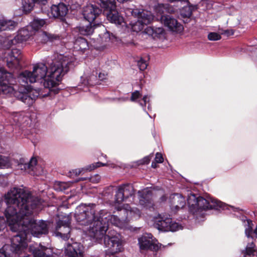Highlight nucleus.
I'll return each mask as SVG.
<instances>
[{"instance_id":"nucleus-1","label":"nucleus","mask_w":257,"mask_h":257,"mask_svg":"<svg viewBox=\"0 0 257 257\" xmlns=\"http://www.w3.org/2000/svg\"><path fill=\"white\" fill-rule=\"evenodd\" d=\"M5 199L8 204L4 213L7 221L13 231L24 236L26 247L29 234L40 237L48 233L50 222L33 217L35 209L41 204L37 196L23 188L14 187L5 195Z\"/></svg>"},{"instance_id":"nucleus-2","label":"nucleus","mask_w":257,"mask_h":257,"mask_svg":"<svg viewBox=\"0 0 257 257\" xmlns=\"http://www.w3.org/2000/svg\"><path fill=\"white\" fill-rule=\"evenodd\" d=\"M95 204H81L76 208L75 219L82 225H89L87 234L97 240L102 239L108 229L109 223L119 228L125 227L128 218L139 217L140 211L136 208H126L120 209L118 218L116 215H111L104 210L100 211V215H95Z\"/></svg>"},{"instance_id":"nucleus-3","label":"nucleus","mask_w":257,"mask_h":257,"mask_svg":"<svg viewBox=\"0 0 257 257\" xmlns=\"http://www.w3.org/2000/svg\"><path fill=\"white\" fill-rule=\"evenodd\" d=\"M75 59L70 56H60L58 60L53 61L49 68L43 63L34 66L32 72L26 70L18 77L20 85L28 89V83L43 81L44 87L48 89V94L52 88L58 85L63 76L74 66Z\"/></svg>"},{"instance_id":"nucleus-4","label":"nucleus","mask_w":257,"mask_h":257,"mask_svg":"<svg viewBox=\"0 0 257 257\" xmlns=\"http://www.w3.org/2000/svg\"><path fill=\"white\" fill-rule=\"evenodd\" d=\"M187 202L190 211L196 215L201 214L202 211L208 209H225V207H227V205L224 203L211 197L204 199L202 197H196L193 194L188 195Z\"/></svg>"},{"instance_id":"nucleus-5","label":"nucleus","mask_w":257,"mask_h":257,"mask_svg":"<svg viewBox=\"0 0 257 257\" xmlns=\"http://www.w3.org/2000/svg\"><path fill=\"white\" fill-rule=\"evenodd\" d=\"M24 237L20 235H15L12 238V244L5 245L0 249V257H14V254L20 255L26 250Z\"/></svg>"},{"instance_id":"nucleus-6","label":"nucleus","mask_w":257,"mask_h":257,"mask_svg":"<svg viewBox=\"0 0 257 257\" xmlns=\"http://www.w3.org/2000/svg\"><path fill=\"white\" fill-rule=\"evenodd\" d=\"M126 13L138 18V21L132 26L133 31L137 32L142 31L144 26L150 23L154 18L151 12L144 10L129 9Z\"/></svg>"},{"instance_id":"nucleus-7","label":"nucleus","mask_w":257,"mask_h":257,"mask_svg":"<svg viewBox=\"0 0 257 257\" xmlns=\"http://www.w3.org/2000/svg\"><path fill=\"white\" fill-rule=\"evenodd\" d=\"M245 233L249 242L246 245L245 249L242 251L243 257H252L256 251L255 244L252 239L257 238V228L253 229V223L250 220L244 221Z\"/></svg>"},{"instance_id":"nucleus-8","label":"nucleus","mask_w":257,"mask_h":257,"mask_svg":"<svg viewBox=\"0 0 257 257\" xmlns=\"http://www.w3.org/2000/svg\"><path fill=\"white\" fill-rule=\"evenodd\" d=\"M154 223L158 229L164 231H176L181 229L177 223L173 222L168 214H158L154 217Z\"/></svg>"},{"instance_id":"nucleus-9","label":"nucleus","mask_w":257,"mask_h":257,"mask_svg":"<svg viewBox=\"0 0 257 257\" xmlns=\"http://www.w3.org/2000/svg\"><path fill=\"white\" fill-rule=\"evenodd\" d=\"M15 80L11 73L4 69H0V93L12 94L14 92L15 88L12 86Z\"/></svg>"},{"instance_id":"nucleus-10","label":"nucleus","mask_w":257,"mask_h":257,"mask_svg":"<svg viewBox=\"0 0 257 257\" xmlns=\"http://www.w3.org/2000/svg\"><path fill=\"white\" fill-rule=\"evenodd\" d=\"M20 85L21 86L18 89L19 94L18 95V97L22 101L29 105L32 104L34 100L39 95H41L42 97H46L49 95L48 93L43 94L41 93L40 90H35L34 93L29 83L28 89H25L24 86Z\"/></svg>"},{"instance_id":"nucleus-11","label":"nucleus","mask_w":257,"mask_h":257,"mask_svg":"<svg viewBox=\"0 0 257 257\" xmlns=\"http://www.w3.org/2000/svg\"><path fill=\"white\" fill-rule=\"evenodd\" d=\"M138 241L141 250L157 251L161 247V244L150 233L144 234L139 238Z\"/></svg>"},{"instance_id":"nucleus-12","label":"nucleus","mask_w":257,"mask_h":257,"mask_svg":"<svg viewBox=\"0 0 257 257\" xmlns=\"http://www.w3.org/2000/svg\"><path fill=\"white\" fill-rule=\"evenodd\" d=\"M135 191L133 186L130 184H125L118 186L115 194V202L121 203L130 197L133 196Z\"/></svg>"},{"instance_id":"nucleus-13","label":"nucleus","mask_w":257,"mask_h":257,"mask_svg":"<svg viewBox=\"0 0 257 257\" xmlns=\"http://www.w3.org/2000/svg\"><path fill=\"white\" fill-rule=\"evenodd\" d=\"M64 253L67 257H83L84 246L77 242H68L65 246Z\"/></svg>"},{"instance_id":"nucleus-14","label":"nucleus","mask_w":257,"mask_h":257,"mask_svg":"<svg viewBox=\"0 0 257 257\" xmlns=\"http://www.w3.org/2000/svg\"><path fill=\"white\" fill-rule=\"evenodd\" d=\"M104 243L109 251L111 254H114L121 251L122 244L118 235L110 236L107 235L104 237Z\"/></svg>"},{"instance_id":"nucleus-15","label":"nucleus","mask_w":257,"mask_h":257,"mask_svg":"<svg viewBox=\"0 0 257 257\" xmlns=\"http://www.w3.org/2000/svg\"><path fill=\"white\" fill-rule=\"evenodd\" d=\"M104 13L106 15L107 20L111 23L121 27L125 25L123 18L119 14L116 10L115 4H114L113 8L109 7L107 9H105Z\"/></svg>"},{"instance_id":"nucleus-16","label":"nucleus","mask_w":257,"mask_h":257,"mask_svg":"<svg viewBox=\"0 0 257 257\" xmlns=\"http://www.w3.org/2000/svg\"><path fill=\"white\" fill-rule=\"evenodd\" d=\"M161 21L170 30L177 33H181L183 30V26L170 15H162Z\"/></svg>"},{"instance_id":"nucleus-17","label":"nucleus","mask_w":257,"mask_h":257,"mask_svg":"<svg viewBox=\"0 0 257 257\" xmlns=\"http://www.w3.org/2000/svg\"><path fill=\"white\" fill-rule=\"evenodd\" d=\"M140 204L147 209L154 208V202L152 199V192L149 188H146L138 192Z\"/></svg>"},{"instance_id":"nucleus-18","label":"nucleus","mask_w":257,"mask_h":257,"mask_svg":"<svg viewBox=\"0 0 257 257\" xmlns=\"http://www.w3.org/2000/svg\"><path fill=\"white\" fill-rule=\"evenodd\" d=\"M101 13V10L98 7L90 4L84 7L82 11L84 19L89 23H92Z\"/></svg>"},{"instance_id":"nucleus-19","label":"nucleus","mask_w":257,"mask_h":257,"mask_svg":"<svg viewBox=\"0 0 257 257\" xmlns=\"http://www.w3.org/2000/svg\"><path fill=\"white\" fill-rule=\"evenodd\" d=\"M22 57L19 49H12L7 56V65L9 68L17 67L20 63Z\"/></svg>"},{"instance_id":"nucleus-20","label":"nucleus","mask_w":257,"mask_h":257,"mask_svg":"<svg viewBox=\"0 0 257 257\" xmlns=\"http://www.w3.org/2000/svg\"><path fill=\"white\" fill-rule=\"evenodd\" d=\"M37 162V160L35 158H32L29 162L26 161L24 159H21L18 167L21 170L27 171L31 175H38L39 174L35 171Z\"/></svg>"},{"instance_id":"nucleus-21","label":"nucleus","mask_w":257,"mask_h":257,"mask_svg":"<svg viewBox=\"0 0 257 257\" xmlns=\"http://www.w3.org/2000/svg\"><path fill=\"white\" fill-rule=\"evenodd\" d=\"M69 223L68 219L67 220H59L56 227L57 235H60L64 239L68 238L69 237V233L70 231Z\"/></svg>"},{"instance_id":"nucleus-22","label":"nucleus","mask_w":257,"mask_h":257,"mask_svg":"<svg viewBox=\"0 0 257 257\" xmlns=\"http://www.w3.org/2000/svg\"><path fill=\"white\" fill-rule=\"evenodd\" d=\"M31 29L30 26L22 29L18 32L17 36L13 39L9 40V43H11V45H15L17 43L27 41L33 34Z\"/></svg>"},{"instance_id":"nucleus-23","label":"nucleus","mask_w":257,"mask_h":257,"mask_svg":"<svg viewBox=\"0 0 257 257\" xmlns=\"http://www.w3.org/2000/svg\"><path fill=\"white\" fill-rule=\"evenodd\" d=\"M51 14L55 18H63L68 13V8L66 5L60 3L58 5H53L51 8Z\"/></svg>"},{"instance_id":"nucleus-24","label":"nucleus","mask_w":257,"mask_h":257,"mask_svg":"<svg viewBox=\"0 0 257 257\" xmlns=\"http://www.w3.org/2000/svg\"><path fill=\"white\" fill-rule=\"evenodd\" d=\"M29 249L33 253V255H28V256L23 257H52V256L47 255L45 252L47 249V248L40 244H31Z\"/></svg>"},{"instance_id":"nucleus-25","label":"nucleus","mask_w":257,"mask_h":257,"mask_svg":"<svg viewBox=\"0 0 257 257\" xmlns=\"http://www.w3.org/2000/svg\"><path fill=\"white\" fill-rule=\"evenodd\" d=\"M104 164H102L100 162H97L96 163H93L86 166L85 168H78L72 170L69 172L70 176L72 177L73 176H77L80 174H83L86 171H91L95 168L99 167L101 166H105Z\"/></svg>"},{"instance_id":"nucleus-26","label":"nucleus","mask_w":257,"mask_h":257,"mask_svg":"<svg viewBox=\"0 0 257 257\" xmlns=\"http://www.w3.org/2000/svg\"><path fill=\"white\" fill-rule=\"evenodd\" d=\"M171 206L172 208L179 210L182 208L186 205L184 197L181 194H175L171 197Z\"/></svg>"},{"instance_id":"nucleus-27","label":"nucleus","mask_w":257,"mask_h":257,"mask_svg":"<svg viewBox=\"0 0 257 257\" xmlns=\"http://www.w3.org/2000/svg\"><path fill=\"white\" fill-rule=\"evenodd\" d=\"M17 26V23L15 21L0 17V32L13 30Z\"/></svg>"},{"instance_id":"nucleus-28","label":"nucleus","mask_w":257,"mask_h":257,"mask_svg":"<svg viewBox=\"0 0 257 257\" xmlns=\"http://www.w3.org/2000/svg\"><path fill=\"white\" fill-rule=\"evenodd\" d=\"M47 3V0H22V5L23 10L26 12L31 11L35 3H37L41 5H45Z\"/></svg>"},{"instance_id":"nucleus-29","label":"nucleus","mask_w":257,"mask_h":257,"mask_svg":"<svg viewBox=\"0 0 257 257\" xmlns=\"http://www.w3.org/2000/svg\"><path fill=\"white\" fill-rule=\"evenodd\" d=\"M92 23H89L85 26H80L77 27L79 33L82 35H90L94 32V28L92 26Z\"/></svg>"},{"instance_id":"nucleus-30","label":"nucleus","mask_w":257,"mask_h":257,"mask_svg":"<svg viewBox=\"0 0 257 257\" xmlns=\"http://www.w3.org/2000/svg\"><path fill=\"white\" fill-rule=\"evenodd\" d=\"M46 24V22L45 20L36 18L31 23L29 26L31 27V29L34 31H37L44 27Z\"/></svg>"},{"instance_id":"nucleus-31","label":"nucleus","mask_w":257,"mask_h":257,"mask_svg":"<svg viewBox=\"0 0 257 257\" xmlns=\"http://www.w3.org/2000/svg\"><path fill=\"white\" fill-rule=\"evenodd\" d=\"M87 47V42L86 40L83 38L79 37L77 38L74 43V48L78 50L83 51L86 49Z\"/></svg>"},{"instance_id":"nucleus-32","label":"nucleus","mask_w":257,"mask_h":257,"mask_svg":"<svg viewBox=\"0 0 257 257\" xmlns=\"http://www.w3.org/2000/svg\"><path fill=\"white\" fill-rule=\"evenodd\" d=\"M74 182H57L54 185V188L58 191H64L68 189Z\"/></svg>"},{"instance_id":"nucleus-33","label":"nucleus","mask_w":257,"mask_h":257,"mask_svg":"<svg viewBox=\"0 0 257 257\" xmlns=\"http://www.w3.org/2000/svg\"><path fill=\"white\" fill-rule=\"evenodd\" d=\"M99 36V38H97V41L101 45H104L105 43L108 42L111 39L110 34L107 31L104 33L102 35Z\"/></svg>"},{"instance_id":"nucleus-34","label":"nucleus","mask_w":257,"mask_h":257,"mask_svg":"<svg viewBox=\"0 0 257 257\" xmlns=\"http://www.w3.org/2000/svg\"><path fill=\"white\" fill-rule=\"evenodd\" d=\"M192 7L188 6H184L180 11L181 16L185 18L190 17L192 15Z\"/></svg>"},{"instance_id":"nucleus-35","label":"nucleus","mask_w":257,"mask_h":257,"mask_svg":"<svg viewBox=\"0 0 257 257\" xmlns=\"http://www.w3.org/2000/svg\"><path fill=\"white\" fill-rule=\"evenodd\" d=\"M10 159L6 156L0 155V168H7L11 165Z\"/></svg>"},{"instance_id":"nucleus-36","label":"nucleus","mask_w":257,"mask_h":257,"mask_svg":"<svg viewBox=\"0 0 257 257\" xmlns=\"http://www.w3.org/2000/svg\"><path fill=\"white\" fill-rule=\"evenodd\" d=\"M40 39L42 43H45L49 41H51L52 36L45 32H43L40 35Z\"/></svg>"},{"instance_id":"nucleus-37","label":"nucleus","mask_w":257,"mask_h":257,"mask_svg":"<svg viewBox=\"0 0 257 257\" xmlns=\"http://www.w3.org/2000/svg\"><path fill=\"white\" fill-rule=\"evenodd\" d=\"M101 3V6L105 9H107L109 7H114V4H115L114 0H99Z\"/></svg>"},{"instance_id":"nucleus-38","label":"nucleus","mask_w":257,"mask_h":257,"mask_svg":"<svg viewBox=\"0 0 257 257\" xmlns=\"http://www.w3.org/2000/svg\"><path fill=\"white\" fill-rule=\"evenodd\" d=\"M221 38L220 35L217 33L211 32L208 35V39L210 41H217Z\"/></svg>"},{"instance_id":"nucleus-39","label":"nucleus","mask_w":257,"mask_h":257,"mask_svg":"<svg viewBox=\"0 0 257 257\" xmlns=\"http://www.w3.org/2000/svg\"><path fill=\"white\" fill-rule=\"evenodd\" d=\"M164 33V30L163 28L159 27V28H154V38H160L161 35H163Z\"/></svg>"},{"instance_id":"nucleus-40","label":"nucleus","mask_w":257,"mask_h":257,"mask_svg":"<svg viewBox=\"0 0 257 257\" xmlns=\"http://www.w3.org/2000/svg\"><path fill=\"white\" fill-rule=\"evenodd\" d=\"M138 65L140 69L143 71L147 68L148 64L146 61L141 58L139 61H138Z\"/></svg>"},{"instance_id":"nucleus-41","label":"nucleus","mask_w":257,"mask_h":257,"mask_svg":"<svg viewBox=\"0 0 257 257\" xmlns=\"http://www.w3.org/2000/svg\"><path fill=\"white\" fill-rule=\"evenodd\" d=\"M88 179L92 183H97L100 181V177L99 175L96 174L88 178Z\"/></svg>"},{"instance_id":"nucleus-42","label":"nucleus","mask_w":257,"mask_h":257,"mask_svg":"<svg viewBox=\"0 0 257 257\" xmlns=\"http://www.w3.org/2000/svg\"><path fill=\"white\" fill-rule=\"evenodd\" d=\"M145 32L148 35L151 36L153 38H154V27H147L145 29Z\"/></svg>"},{"instance_id":"nucleus-43","label":"nucleus","mask_w":257,"mask_h":257,"mask_svg":"<svg viewBox=\"0 0 257 257\" xmlns=\"http://www.w3.org/2000/svg\"><path fill=\"white\" fill-rule=\"evenodd\" d=\"M140 96V93L138 91H136L132 94L131 100L133 101H136Z\"/></svg>"},{"instance_id":"nucleus-44","label":"nucleus","mask_w":257,"mask_h":257,"mask_svg":"<svg viewBox=\"0 0 257 257\" xmlns=\"http://www.w3.org/2000/svg\"><path fill=\"white\" fill-rule=\"evenodd\" d=\"M163 158L161 154L157 153L155 157V161L156 163H161L163 162Z\"/></svg>"},{"instance_id":"nucleus-45","label":"nucleus","mask_w":257,"mask_h":257,"mask_svg":"<svg viewBox=\"0 0 257 257\" xmlns=\"http://www.w3.org/2000/svg\"><path fill=\"white\" fill-rule=\"evenodd\" d=\"M96 79V76L93 75L91 78H90L89 79H87L86 81H85L84 82V85H92L94 84V83L93 82V80Z\"/></svg>"},{"instance_id":"nucleus-46","label":"nucleus","mask_w":257,"mask_h":257,"mask_svg":"<svg viewBox=\"0 0 257 257\" xmlns=\"http://www.w3.org/2000/svg\"><path fill=\"white\" fill-rule=\"evenodd\" d=\"M168 7H165L164 5H160L158 6V8L156 9V11L158 13H160L161 15L163 13V10L167 9Z\"/></svg>"},{"instance_id":"nucleus-47","label":"nucleus","mask_w":257,"mask_h":257,"mask_svg":"<svg viewBox=\"0 0 257 257\" xmlns=\"http://www.w3.org/2000/svg\"><path fill=\"white\" fill-rule=\"evenodd\" d=\"M221 34L222 35H224L228 37V36L232 35L234 34V32H233V30H232V29L226 30L223 31L221 33Z\"/></svg>"},{"instance_id":"nucleus-48","label":"nucleus","mask_w":257,"mask_h":257,"mask_svg":"<svg viewBox=\"0 0 257 257\" xmlns=\"http://www.w3.org/2000/svg\"><path fill=\"white\" fill-rule=\"evenodd\" d=\"M148 97L147 95H145L143 97L142 100L140 101V104L141 106H144L146 105L147 102L149 101Z\"/></svg>"},{"instance_id":"nucleus-49","label":"nucleus","mask_w":257,"mask_h":257,"mask_svg":"<svg viewBox=\"0 0 257 257\" xmlns=\"http://www.w3.org/2000/svg\"><path fill=\"white\" fill-rule=\"evenodd\" d=\"M6 225L5 221L3 219L0 218V231L4 229Z\"/></svg>"},{"instance_id":"nucleus-50","label":"nucleus","mask_w":257,"mask_h":257,"mask_svg":"<svg viewBox=\"0 0 257 257\" xmlns=\"http://www.w3.org/2000/svg\"><path fill=\"white\" fill-rule=\"evenodd\" d=\"M150 162V159L149 157H145L143 160L141 161V164H148Z\"/></svg>"},{"instance_id":"nucleus-51","label":"nucleus","mask_w":257,"mask_h":257,"mask_svg":"<svg viewBox=\"0 0 257 257\" xmlns=\"http://www.w3.org/2000/svg\"><path fill=\"white\" fill-rule=\"evenodd\" d=\"M98 78L100 80H102L106 78V75L104 73H99Z\"/></svg>"},{"instance_id":"nucleus-52","label":"nucleus","mask_w":257,"mask_h":257,"mask_svg":"<svg viewBox=\"0 0 257 257\" xmlns=\"http://www.w3.org/2000/svg\"><path fill=\"white\" fill-rule=\"evenodd\" d=\"M86 180V178H80L78 180L75 181L74 182H77L79 181H83V180Z\"/></svg>"},{"instance_id":"nucleus-53","label":"nucleus","mask_w":257,"mask_h":257,"mask_svg":"<svg viewBox=\"0 0 257 257\" xmlns=\"http://www.w3.org/2000/svg\"><path fill=\"white\" fill-rule=\"evenodd\" d=\"M152 167L154 168H156L157 167L156 162H152Z\"/></svg>"},{"instance_id":"nucleus-54","label":"nucleus","mask_w":257,"mask_h":257,"mask_svg":"<svg viewBox=\"0 0 257 257\" xmlns=\"http://www.w3.org/2000/svg\"><path fill=\"white\" fill-rule=\"evenodd\" d=\"M183 0H170L171 2H175V1H182Z\"/></svg>"},{"instance_id":"nucleus-55","label":"nucleus","mask_w":257,"mask_h":257,"mask_svg":"<svg viewBox=\"0 0 257 257\" xmlns=\"http://www.w3.org/2000/svg\"><path fill=\"white\" fill-rule=\"evenodd\" d=\"M1 180H4V177H2V176H0V181H1Z\"/></svg>"},{"instance_id":"nucleus-56","label":"nucleus","mask_w":257,"mask_h":257,"mask_svg":"<svg viewBox=\"0 0 257 257\" xmlns=\"http://www.w3.org/2000/svg\"><path fill=\"white\" fill-rule=\"evenodd\" d=\"M168 12L169 13H173V12H174V11L173 10H171V11L168 10Z\"/></svg>"}]
</instances>
